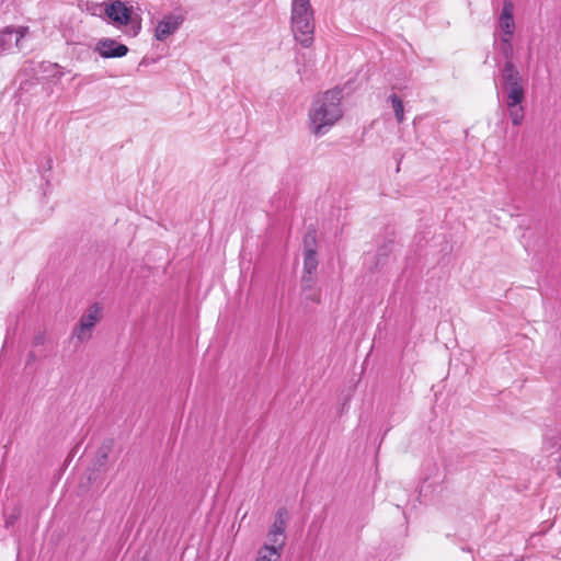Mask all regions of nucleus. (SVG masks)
<instances>
[{
    "instance_id": "nucleus-5",
    "label": "nucleus",
    "mask_w": 561,
    "mask_h": 561,
    "mask_svg": "<svg viewBox=\"0 0 561 561\" xmlns=\"http://www.w3.org/2000/svg\"><path fill=\"white\" fill-rule=\"evenodd\" d=\"M94 51L103 58H122L127 55L128 47L113 38L104 37L98 41Z\"/></svg>"
},
{
    "instance_id": "nucleus-17",
    "label": "nucleus",
    "mask_w": 561,
    "mask_h": 561,
    "mask_svg": "<svg viewBox=\"0 0 561 561\" xmlns=\"http://www.w3.org/2000/svg\"><path fill=\"white\" fill-rule=\"evenodd\" d=\"M318 265L317 252L304 253V272H306V274H313Z\"/></svg>"
},
{
    "instance_id": "nucleus-10",
    "label": "nucleus",
    "mask_w": 561,
    "mask_h": 561,
    "mask_svg": "<svg viewBox=\"0 0 561 561\" xmlns=\"http://www.w3.org/2000/svg\"><path fill=\"white\" fill-rule=\"evenodd\" d=\"M284 546V539H280L278 545L272 542L264 543L257 550V557L255 561H280Z\"/></svg>"
},
{
    "instance_id": "nucleus-27",
    "label": "nucleus",
    "mask_w": 561,
    "mask_h": 561,
    "mask_svg": "<svg viewBox=\"0 0 561 561\" xmlns=\"http://www.w3.org/2000/svg\"><path fill=\"white\" fill-rule=\"evenodd\" d=\"M54 76L60 78L62 76V72H59L58 75L55 73Z\"/></svg>"
},
{
    "instance_id": "nucleus-8",
    "label": "nucleus",
    "mask_w": 561,
    "mask_h": 561,
    "mask_svg": "<svg viewBox=\"0 0 561 561\" xmlns=\"http://www.w3.org/2000/svg\"><path fill=\"white\" fill-rule=\"evenodd\" d=\"M184 19L182 15L170 14L161 20L157 27L154 37L158 41H164L167 37L172 35L183 23Z\"/></svg>"
},
{
    "instance_id": "nucleus-25",
    "label": "nucleus",
    "mask_w": 561,
    "mask_h": 561,
    "mask_svg": "<svg viewBox=\"0 0 561 561\" xmlns=\"http://www.w3.org/2000/svg\"><path fill=\"white\" fill-rule=\"evenodd\" d=\"M51 165H53V160L51 158H48L45 165L43 167L46 171H49L51 169Z\"/></svg>"
},
{
    "instance_id": "nucleus-12",
    "label": "nucleus",
    "mask_w": 561,
    "mask_h": 561,
    "mask_svg": "<svg viewBox=\"0 0 561 561\" xmlns=\"http://www.w3.org/2000/svg\"><path fill=\"white\" fill-rule=\"evenodd\" d=\"M510 117L514 126L522 125L524 121V107L522 104H511V100H506Z\"/></svg>"
},
{
    "instance_id": "nucleus-2",
    "label": "nucleus",
    "mask_w": 561,
    "mask_h": 561,
    "mask_svg": "<svg viewBox=\"0 0 561 561\" xmlns=\"http://www.w3.org/2000/svg\"><path fill=\"white\" fill-rule=\"evenodd\" d=\"M290 21L295 39L302 47H310L314 34L313 9L310 0H293Z\"/></svg>"
},
{
    "instance_id": "nucleus-3",
    "label": "nucleus",
    "mask_w": 561,
    "mask_h": 561,
    "mask_svg": "<svg viewBox=\"0 0 561 561\" xmlns=\"http://www.w3.org/2000/svg\"><path fill=\"white\" fill-rule=\"evenodd\" d=\"M502 84L507 91L506 100L511 104H522L525 99V90L522 85V76L513 61H505L501 68Z\"/></svg>"
},
{
    "instance_id": "nucleus-20",
    "label": "nucleus",
    "mask_w": 561,
    "mask_h": 561,
    "mask_svg": "<svg viewBox=\"0 0 561 561\" xmlns=\"http://www.w3.org/2000/svg\"><path fill=\"white\" fill-rule=\"evenodd\" d=\"M313 284H314L313 274H306V272H304L302 277H301L302 291L306 293L308 290H311L313 288Z\"/></svg>"
},
{
    "instance_id": "nucleus-23",
    "label": "nucleus",
    "mask_w": 561,
    "mask_h": 561,
    "mask_svg": "<svg viewBox=\"0 0 561 561\" xmlns=\"http://www.w3.org/2000/svg\"><path fill=\"white\" fill-rule=\"evenodd\" d=\"M305 298L314 302L319 301V294L312 288L305 293Z\"/></svg>"
},
{
    "instance_id": "nucleus-15",
    "label": "nucleus",
    "mask_w": 561,
    "mask_h": 561,
    "mask_svg": "<svg viewBox=\"0 0 561 561\" xmlns=\"http://www.w3.org/2000/svg\"><path fill=\"white\" fill-rule=\"evenodd\" d=\"M304 253L317 252V230L309 228L304 237Z\"/></svg>"
},
{
    "instance_id": "nucleus-16",
    "label": "nucleus",
    "mask_w": 561,
    "mask_h": 561,
    "mask_svg": "<svg viewBox=\"0 0 561 561\" xmlns=\"http://www.w3.org/2000/svg\"><path fill=\"white\" fill-rule=\"evenodd\" d=\"M388 100L392 104L397 122L401 124L404 119V107L402 100L394 93L390 94Z\"/></svg>"
},
{
    "instance_id": "nucleus-26",
    "label": "nucleus",
    "mask_w": 561,
    "mask_h": 561,
    "mask_svg": "<svg viewBox=\"0 0 561 561\" xmlns=\"http://www.w3.org/2000/svg\"><path fill=\"white\" fill-rule=\"evenodd\" d=\"M557 473H558L559 478L561 479V457L559 458V461H558Z\"/></svg>"
},
{
    "instance_id": "nucleus-21",
    "label": "nucleus",
    "mask_w": 561,
    "mask_h": 561,
    "mask_svg": "<svg viewBox=\"0 0 561 561\" xmlns=\"http://www.w3.org/2000/svg\"><path fill=\"white\" fill-rule=\"evenodd\" d=\"M128 25H129L128 34L131 36H137L141 30V19L134 18L131 15V22H128Z\"/></svg>"
},
{
    "instance_id": "nucleus-9",
    "label": "nucleus",
    "mask_w": 561,
    "mask_h": 561,
    "mask_svg": "<svg viewBox=\"0 0 561 561\" xmlns=\"http://www.w3.org/2000/svg\"><path fill=\"white\" fill-rule=\"evenodd\" d=\"M514 4L511 0H504L499 24L503 36H513L515 30Z\"/></svg>"
},
{
    "instance_id": "nucleus-18",
    "label": "nucleus",
    "mask_w": 561,
    "mask_h": 561,
    "mask_svg": "<svg viewBox=\"0 0 561 561\" xmlns=\"http://www.w3.org/2000/svg\"><path fill=\"white\" fill-rule=\"evenodd\" d=\"M4 527L10 528L21 516V506L15 504L10 511L5 510L4 513Z\"/></svg>"
},
{
    "instance_id": "nucleus-4",
    "label": "nucleus",
    "mask_w": 561,
    "mask_h": 561,
    "mask_svg": "<svg viewBox=\"0 0 561 561\" xmlns=\"http://www.w3.org/2000/svg\"><path fill=\"white\" fill-rule=\"evenodd\" d=\"M102 307L99 302L90 306L88 313L80 318L79 324L75 328L72 336L79 341H87L91 337V330L95 327L101 319Z\"/></svg>"
},
{
    "instance_id": "nucleus-7",
    "label": "nucleus",
    "mask_w": 561,
    "mask_h": 561,
    "mask_svg": "<svg viewBox=\"0 0 561 561\" xmlns=\"http://www.w3.org/2000/svg\"><path fill=\"white\" fill-rule=\"evenodd\" d=\"M288 522V511L286 507H279L275 514L274 522L267 533V540L278 545L280 539H286L285 530Z\"/></svg>"
},
{
    "instance_id": "nucleus-24",
    "label": "nucleus",
    "mask_w": 561,
    "mask_h": 561,
    "mask_svg": "<svg viewBox=\"0 0 561 561\" xmlns=\"http://www.w3.org/2000/svg\"><path fill=\"white\" fill-rule=\"evenodd\" d=\"M36 360V355L34 352H28L26 364L30 365L31 363Z\"/></svg>"
},
{
    "instance_id": "nucleus-22",
    "label": "nucleus",
    "mask_w": 561,
    "mask_h": 561,
    "mask_svg": "<svg viewBox=\"0 0 561 561\" xmlns=\"http://www.w3.org/2000/svg\"><path fill=\"white\" fill-rule=\"evenodd\" d=\"M44 342H45V335L42 332H38L37 334H35L32 340L33 346H39V345L44 344Z\"/></svg>"
},
{
    "instance_id": "nucleus-14",
    "label": "nucleus",
    "mask_w": 561,
    "mask_h": 561,
    "mask_svg": "<svg viewBox=\"0 0 561 561\" xmlns=\"http://www.w3.org/2000/svg\"><path fill=\"white\" fill-rule=\"evenodd\" d=\"M15 35V43L18 44L20 39L24 36V28H15L13 26H7L1 33H0V44H5L11 39V36Z\"/></svg>"
},
{
    "instance_id": "nucleus-28",
    "label": "nucleus",
    "mask_w": 561,
    "mask_h": 561,
    "mask_svg": "<svg viewBox=\"0 0 561 561\" xmlns=\"http://www.w3.org/2000/svg\"><path fill=\"white\" fill-rule=\"evenodd\" d=\"M54 68H59L58 64L53 65Z\"/></svg>"
},
{
    "instance_id": "nucleus-19",
    "label": "nucleus",
    "mask_w": 561,
    "mask_h": 561,
    "mask_svg": "<svg viewBox=\"0 0 561 561\" xmlns=\"http://www.w3.org/2000/svg\"><path fill=\"white\" fill-rule=\"evenodd\" d=\"M511 37L512 36H502L500 44L501 54L503 55L506 61H512L514 53L513 45L511 43Z\"/></svg>"
},
{
    "instance_id": "nucleus-6",
    "label": "nucleus",
    "mask_w": 561,
    "mask_h": 561,
    "mask_svg": "<svg viewBox=\"0 0 561 561\" xmlns=\"http://www.w3.org/2000/svg\"><path fill=\"white\" fill-rule=\"evenodd\" d=\"M105 14L116 25H128L131 22L133 9L122 0H113L106 4Z\"/></svg>"
},
{
    "instance_id": "nucleus-13",
    "label": "nucleus",
    "mask_w": 561,
    "mask_h": 561,
    "mask_svg": "<svg viewBox=\"0 0 561 561\" xmlns=\"http://www.w3.org/2000/svg\"><path fill=\"white\" fill-rule=\"evenodd\" d=\"M112 446L113 440L108 439L99 447L95 458V466L103 467L106 465Z\"/></svg>"
},
{
    "instance_id": "nucleus-1",
    "label": "nucleus",
    "mask_w": 561,
    "mask_h": 561,
    "mask_svg": "<svg viewBox=\"0 0 561 561\" xmlns=\"http://www.w3.org/2000/svg\"><path fill=\"white\" fill-rule=\"evenodd\" d=\"M342 90L334 88L317 96L309 110L310 129L316 136L324 135L341 117Z\"/></svg>"
},
{
    "instance_id": "nucleus-11",
    "label": "nucleus",
    "mask_w": 561,
    "mask_h": 561,
    "mask_svg": "<svg viewBox=\"0 0 561 561\" xmlns=\"http://www.w3.org/2000/svg\"><path fill=\"white\" fill-rule=\"evenodd\" d=\"M393 244H394L393 240L388 239V240H385L378 247L377 253L374 256L376 261H375L374 265L369 267V270L371 272L374 270H379L387 264L388 259L393 251Z\"/></svg>"
}]
</instances>
